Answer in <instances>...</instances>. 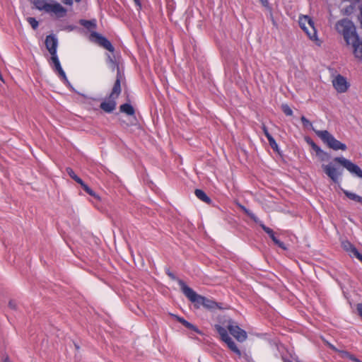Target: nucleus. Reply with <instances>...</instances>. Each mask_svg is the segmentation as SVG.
<instances>
[{
    "label": "nucleus",
    "instance_id": "37",
    "mask_svg": "<svg viewBox=\"0 0 362 362\" xmlns=\"http://www.w3.org/2000/svg\"><path fill=\"white\" fill-rule=\"evenodd\" d=\"M276 245H277L279 247H281V249H283L284 250H287L286 245L280 240H279Z\"/></svg>",
    "mask_w": 362,
    "mask_h": 362
},
{
    "label": "nucleus",
    "instance_id": "39",
    "mask_svg": "<svg viewBox=\"0 0 362 362\" xmlns=\"http://www.w3.org/2000/svg\"><path fill=\"white\" fill-rule=\"evenodd\" d=\"M176 318L177 321L180 322L182 325H183L186 321V320L181 317L176 316Z\"/></svg>",
    "mask_w": 362,
    "mask_h": 362
},
{
    "label": "nucleus",
    "instance_id": "21",
    "mask_svg": "<svg viewBox=\"0 0 362 362\" xmlns=\"http://www.w3.org/2000/svg\"><path fill=\"white\" fill-rule=\"evenodd\" d=\"M120 111L127 114V115H134L135 113L134 109L132 105L124 103L120 106Z\"/></svg>",
    "mask_w": 362,
    "mask_h": 362
},
{
    "label": "nucleus",
    "instance_id": "25",
    "mask_svg": "<svg viewBox=\"0 0 362 362\" xmlns=\"http://www.w3.org/2000/svg\"><path fill=\"white\" fill-rule=\"evenodd\" d=\"M27 21L34 30H36L38 28V21L35 18L29 17Z\"/></svg>",
    "mask_w": 362,
    "mask_h": 362
},
{
    "label": "nucleus",
    "instance_id": "14",
    "mask_svg": "<svg viewBox=\"0 0 362 362\" xmlns=\"http://www.w3.org/2000/svg\"><path fill=\"white\" fill-rule=\"evenodd\" d=\"M342 247L344 250L349 252L351 257H355L358 260L362 262V255L358 250L349 241L342 242Z\"/></svg>",
    "mask_w": 362,
    "mask_h": 362
},
{
    "label": "nucleus",
    "instance_id": "48",
    "mask_svg": "<svg viewBox=\"0 0 362 362\" xmlns=\"http://www.w3.org/2000/svg\"><path fill=\"white\" fill-rule=\"evenodd\" d=\"M354 362H362L360 359H358V358H356Z\"/></svg>",
    "mask_w": 362,
    "mask_h": 362
},
{
    "label": "nucleus",
    "instance_id": "45",
    "mask_svg": "<svg viewBox=\"0 0 362 362\" xmlns=\"http://www.w3.org/2000/svg\"><path fill=\"white\" fill-rule=\"evenodd\" d=\"M272 240L274 241L275 244H276V243L279 240V239L276 238L275 235L272 238Z\"/></svg>",
    "mask_w": 362,
    "mask_h": 362
},
{
    "label": "nucleus",
    "instance_id": "27",
    "mask_svg": "<svg viewBox=\"0 0 362 362\" xmlns=\"http://www.w3.org/2000/svg\"><path fill=\"white\" fill-rule=\"evenodd\" d=\"M260 226L262 227V228L264 230V231L265 233H267L269 237L272 238L275 234H274V232L273 231L272 229H271L270 228L266 226L264 224H263L262 223H260Z\"/></svg>",
    "mask_w": 362,
    "mask_h": 362
},
{
    "label": "nucleus",
    "instance_id": "4",
    "mask_svg": "<svg viewBox=\"0 0 362 362\" xmlns=\"http://www.w3.org/2000/svg\"><path fill=\"white\" fill-rule=\"evenodd\" d=\"M334 28L337 33L343 36L346 45H349L351 40L358 36L354 23L348 18L338 21Z\"/></svg>",
    "mask_w": 362,
    "mask_h": 362
},
{
    "label": "nucleus",
    "instance_id": "8",
    "mask_svg": "<svg viewBox=\"0 0 362 362\" xmlns=\"http://www.w3.org/2000/svg\"><path fill=\"white\" fill-rule=\"evenodd\" d=\"M334 160L345 168L352 175L362 179V170L358 165L344 157H336Z\"/></svg>",
    "mask_w": 362,
    "mask_h": 362
},
{
    "label": "nucleus",
    "instance_id": "1",
    "mask_svg": "<svg viewBox=\"0 0 362 362\" xmlns=\"http://www.w3.org/2000/svg\"><path fill=\"white\" fill-rule=\"evenodd\" d=\"M45 46L51 54L49 64L53 71L58 75L61 80L67 86H71L66 73L63 70L59 62L57 51L58 46V39L54 35H49L45 39Z\"/></svg>",
    "mask_w": 362,
    "mask_h": 362
},
{
    "label": "nucleus",
    "instance_id": "47",
    "mask_svg": "<svg viewBox=\"0 0 362 362\" xmlns=\"http://www.w3.org/2000/svg\"><path fill=\"white\" fill-rule=\"evenodd\" d=\"M168 275H169L172 279H175V276H174V275H173V274H171V273H170V272H169V273H168Z\"/></svg>",
    "mask_w": 362,
    "mask_h": 362
},
{
    "label": "nucleus",
    "instance_id": "16",
    "mask_svg": "<svg viewBox=\"0 0 362 362\" xmlns=\"http://www.w3.org/2000/svg\"><path fill=\"white\" fill-rule=\"evenodd\" d=\"M121 93V83H120V78L119 76L117 75V79L115 82V84L113 86L112 92L110 94L109 98L110 99L115 100L118 98Z\"/></svg>",
    "mask_w": 362,
    "mask_h": 362
},
{
    "label": "nucleus",
    "instance_id": "12",
    "mask_svg": "<svg viewBox=\"0 0 362 362\" xmlns=\"http://www.w3.org/2000/svg\"><path fill=\"white\" fill-rule=\"evenodd\" d=\"M332 84L336 90L340 93L346 92L349 87L346 78L339 74L333 79Z\"/></svg>",
    "mask_w": 362,
    "mask_h": 362
},
{
    "label": "nucleus",
    "instance_id": "17",
    "mask_svg": "<svg viewBox=\"0 0 362 362\" xmlns=\"http://www.w3.org/2000/svg\"><path fill=\"white\" fill-rule=\"evenodd\" d=\"M116 107L115 100L109 98L108 101L101 103L100 108L106 112H112Z\"/></svg>",
    "mask_w": 362,
    "mask_h": 362
},
{
    "label": "nucleus",
    "instance_id": "18",
    "mask_svg": "<svg viewBox=\"0 0 362 362\" xmlns=\"http://www.w3.org/2000/svg\"><path fill=\"white\" fill-rule=\"evenodd\" d=\"M196 197L202 200V202L210 204L211 202V199L207 196V194L202 189H197L194 192Z\"/></svg>",
    "mask_w": 362,
    "mask_h": 362
},
{
    "label": "nucleus",
    "instance_id": "6",
    "mask_svg": "<svg viewBox=\"0 0 362 362\" xmlns=\"http://www.w3.org/2000/svg\"><path fill=\"white\" fill-rule=\"evenodd\" d=\"M298 23L300 28L306 33L310 40L316 42H319L315 23L310 16H299Z\"/></svg>",
    "mask_w": 362,
    "mask_h": 362
},
{
    "label": "nucleus",
    "instance_id": "3",
    "mask_svg": "<svg viewBox=\"0 0 362 362\" xmlns=\"http://www.w3.org/2000/svg\"><path fill=\"white\" fill-rule=\"evenodd\" d=\"M301 122L305 127L313 129L315 134L322 141V142L329 148L334 151H346L347 146L345 144L338 141L331 133L327 130H316L313 127L312 123L305 117L302 116Z\"/></svg>",
    "mask_w": 362,
    "mask_h": 362
},
{
    "label": "nucleus",
    "instance_id": "5",
    "mask_svg": "<svg viewBox=\"0 0 362 362\" xmlns=\"http://www.w3.org/2000/svg\"><path fill=\"white\" fill-rule=\"evenodd\" d=\"M33 3L38 10L54 13L57 18H62L66 13V8L53 0H34Z\"/></svg>",
    "mask_w": 362,
    "mask_h": 362
},
{
    "label": "nucleus",
    "instance_id": "23",
    "mask_svg": "<svg viewBox=\"0 0 362 362\" xmlns=\"http://www.w3.org/2000/svg\"><path fill=\"white\" fill-rule=\"evenodd\" d=\"M238 206L248 216H250L255 222L259 223L258 218L253 214L251 211L247 209L245 206L242 204H238Z\"/></svg>",
    "mask_w": 362,
    "mask_h": 362
},
{
    "label": "nucleus",
    "instance_id": "29",
    "mask_svg": "<svg viewBox=\"0 0 362 362\" xmlns=\"http://www.w3.org/2000/svg\"><path fill=\"white\" fill-rule=\"evenodd\" d=\"M183 325L189 329H192L193 331H194L195 332L197 333H201L200 331L199 330V329L194 326V325H192V323L187 322V320L185 321V322L183 324Z\"/></svg>",
    "mask_w": 362,
    "mask_h": 362
},
{
    "label": "nucleus",
    "instance_id": "26",
    "mask_svg": "<svg viewBox=\"0 0 362 362\" xmlns=\"http://www.w3.org/2000/svg\"><path fill=\"white\" fill-rule=\"evenodd\" d=\"M282 111L287 116H291L293 115V110L287 104H283L281 106Z\"/></svg>",
    "mask_w": 362,
    "mask_h": 362
},
{
    "label": "nucleus",
    "instance_id": "19",
    "mask_svg": "<svg viewBox=\"0 0 362 362\" xmlns=\"http://www.w3.org/2000/svg\"><path fill=\"white\" fill-rule=\"evenodd\" d=\"M79 23L88 30L94 29L96 28V20L95 19L89 20V21L81 19V20H80Z\"/></svg>",
    "mask_w": 362,
    "mask_h": 362
},
{
    "label": "nucleus",
    "instance_id": "10",
    "mask_svg": "<svg viewBox=\"0 0 362 362\" xmlns=\"http://www.w3.org/2000/svg\"><path fill=\"white\" fill-rule=\"evenodd\" d=\"M90 40L96 42L108 51L113 52L115 49L111 42L105 37L102 36L96 32H92L90 35Z\"/></svg>",
    "mask_w": 362,
    "mask_h": 362
},
{
    "label": "nucleus",
    "instance_id": "11",
    "mask_svg": "<svg viewBox=\"0 0 362 362\" xmlns=\"http://www.w3.org/2000/svg\"><path fill=\"white\" fill-rule=\"evenodd\" d=\"M325 173L334 182H337L342 173L339 171L332 163L322 165Z\"/></svg>",
    "mask_w": 362,
    "mask_h": 362
},
{
    "label": "nucleus",
    "instance_id": "30",
    "mask_svg": "<svg viewBox=\"0 0 362 362\" xmlns=\"http://www.w3.org/2000/svg\"><path fill=\"white\" fill-rule=\"evenodd\" d=\"M267 140H268L269 144L270 146L272 147V148L274 149V151H278V144L276 142L274 137L271 136Z\"/></svg>",
    "mask_w": 362,
    "mask_h": 362
},
{
    "label": "nucleus",
    "instance_id": "38",
    "mask_svg": "<svg viewBox=\"0 0 362 362\" xmlns=\"http://www.w3.org/2000/svg\"><path fill=\"white\" fill-rule=\"evenodd\" d=\"M356 308L358 315L362 317V303L357 304Z\"/></svg>",
    "mask_w": 362,
    "mask_h": 362
},
{
    "label": "nucleus",
    "instance_id": "24",
    "mask_svg": "<svg viewBox=\"0 0 362 362\" xmlns=\"http://www.w3.org/2000/svg\"><path fill=\"white\" fill-rule=\"evenodd\" d=\"M339 354L342 358L349 359L352 362H354V360L356 358V357L354 355L351 354V353L346 351L340 350L339 351Z\"/></svg>",
    "mask_w": 362,
    "mask_h": 362
},
{
    "label": "nucleus",
    "instance_id": "36",
    "mask_svg": "<svg viewBox=\"0 0 362 362\" xmlns=\"http://www.w3.org/2000/svg\"><path fill=\"white\" fill-rule=\"evenodd\" d=\"M81 0H65L64 1V3L66 5H69V6H71L73 4L74 2H76V3H78L80 2Z\"/></svg>",
    "mask_w": 362,
    "mask_h": 362
},
{
    "label": "nucleus",
    "instance_id": "43",
    "mask_svg": "<svg viewBox=\"0 0 362 362\" xmlns=\"http://www.w3.org/2000/svg\"><path fill=\"white\" fill-rule=\"evenodd\" d=\"M263 6H266L268 5V0H259Z\"/></svg>",
    "mask_w": 362,
    "mask_h": 362
},
{
    "label": "nucleus",
    "instance_id": "41",
    "mask_svg": "<svg viewBox=\"0 0 362 362\" xmlns=\"http://www.w3.org/2000/svg\"><path fill=\"white\" fill-rule=\"evenodd\" d=\"M328 346H329L330 349H332L333 351H337L339 353V349H337L334 345L331 344H328Z\"/></svg>",
    "mask_w": 362,
    "mask_h": 362
},
{
    "label": "nucleus",
    "instance_id": "28",
    "mask_svg": "<svg viewBox=\"0 0 362 362\" xmlns=\"http://www.w3.org/2000/svg\"><path fill=\"white\" fill-rule=\"evenodd\" d=\"M183 325L189 329H192L193 331H194L195 332L197 333H201L200 331L199 330V329L194 326V325H192V323L187 322V320L185 321V322L183 324Z\"/></svg>",
    "mask_w": 362,
    "mask_h": 362
},
{
    "label": "nucleus",
    "instance_id": "32",
    "mask_svg": "<svg viewBox=\"0 0 362 362\" xmlns=\"http://www.w3.org/2000/svg\"><path fill=\"white\" fill-rule=\"evenodd\" d=\"M66 173H68V175L73 179V180H75L76 177H77L78 176L76 175V173H74V171L70 168H66Z\"/></svg>",
    "mask_w": 362,
    "mask_h": 362
},
{
    "label": "nucleus",
    "instance_id": "35",
    "mask_svg": "<svg viewBox=\"0 0 362 362\" xmlns=\"http://www.w3.org/2000/svg\"><path fill=\"white\" fill-rule=\"evenodd\" d=\"M74 180L77 183H78L83 188L84 187V186L86 185V184L79 177H76Z\"/></svg>",
    "mask_w": 362,
    "mask_h": 362
},
{
    "label": "nucleus",
    "instance_id": "2",
    "mask_svg": "<svg viewBox=\"0 0 362 362\" xmlns=\"http://www.w3.org/2000/svg\"><path fill=\"white\" fill-rule=\"evenodd\" d=\"M179 285L185 296L193 303L197 308L203 306L209 310H214L221 308L218 304L212 299L207 298L203 296L197 294L192 288L189 287L183 281H179Z\"/></svg>",
    "mask_w": 362,
    "mask_h": 362
},
{
    "label": "nucleus",
    "instance_id": "34",
    "mask_svg": "<svg viewBox=\"0 0 362 362\" xmlns=\"http://www.w3.org/2000/svg\"><path fill=\"white\" fill-rule=\"evenodd\" d=\"M354 10V6H350L349 7L346 8V9L343 10L344 14H349L351 13Z\"/></svg>",
    "mask_w": 362,
    "mask_h": 362
},
{
    "label": "nucleus",
    "instance_id": "46",
    "mask_svg": "<svg viewBox=\"0 0 362 362\" xmlns=\"http://www.w3.org/2000/svg\"><path fill=\"white\" fill-rule=\"evenodd\" d=\"M361 24H362V6H361Z\"/></svg>",
    "mask_w": 362,
    "mask_h": 362
},
{
    "label": "nucleus",
    "instance_id": "13",
    "mask_svg": "<svg viewBox=\"0 0 362 362\" xmlns=\"http://www.w3.org/2000/svg\"><path fill=\"white\" fill-rule=\"evenodd\" d=\"M349 46L351 47L354 57L362 61V40L359 36L354 37Z\"/></svg>",
    "mask_w": 362,
    "mask_h": 362
},
{
    "label": "nucleus",
    "instance_id": "20",
    "mask_svg": "<svg viewBox=\"0 0 362 362\" xmlns=\"http://www.w3.org/2000/svg\"><path fill=\"white\" fill-rule=\"evenodd\" d=\"M343 192L349 199L362 204V197L346 189H343Z\"/></svg>",
    "mask_w": 362,
    "mask_h": 362
},
{
    "label": "nucleus",
    "instance_id": "7",
    "mask_svg": "<svg viewBox=\"0 0 362 362\" xmlns=\"http://www.w3.org/2000/svg\"><path fill=\"white\" fill-rule=\"evenodd\" d=\"M215 329L221 337V339L227 344L228 347L235 353L239 358L242 354L235 343L230 337L228 330L219 325H215Z\"/></svg>",
    "mask_w": 362,
    "mask_h": 362
},
{
    "label": "nucleus",
    "instance_id": "15",
    "mask_svg": "<svg viewBox=\"0 0 362 362\" xmlns=\"http://www.w3.org/2000/svg\"><path fill=\"white\" fill-rule=\"evenodd\" d=\"M307 143L311 146L313 151L316 153V155L321 159L325 160L328 157V153L323 151L319 146H317L311 139H306Z\"/></svg>",
    "mask_w": 362,
    "mask_h": 362
},
{
    "label": "nucleus",
    "instance_id": "9",
    "mask_svg": "<svg viewBox=\"0 0 362 362\" xmlns=\"http://www.w3.org/2000/svg\"><path fill=\"white\" fill-rule=\"evenodd\" d=\"M227 327L230 334H232L238 341L243 342L247 339L246 332L241 329L233 321L230 320Z\"/></svg>",
    "mask_w": 362,
    "mask_h": 362
},
{
    "label": "nucleus",
    "instance_id": "50",
    "mask_svg": "<svg viewBox=\"0 0 362 362\" xmlns=\"http://www.w3.org/2000/svg\"><path fill=\"white\" fill-rule=\"evenodd\" d=\"M4 362H11V361L8 360V358H6V359H4Z\"/></svg>",
    "mask_w": 362,
    "mask_h": 362
},
{
    "label": "nucleus",
    "instance_id": "42",
    "mask_svg": "<svg viewBox=\"0 0 362 362\" xmlns=\"http://www.w3.org/2000/svg\"><path fill=\"white\" fill-rule=\"evenodd\" d=\"M134 3L137 6H139V8L140 9L141 8V4L140 0H134Z\"/></svg>",
    "mask_w": 362,
    "mask_h": 362
},
{
    "label": "nucleus",
    "instance_id": "40",
    "mask_svg": "<svg viewBox=\"0 0 362 362\" xmlns=\"http://www.w3.org/2000/svg\"><path fill=\"white\" fill-rule=\"evenodd\" d=\"M75 28H76V27H75V26H74V25H69V26H67V27H66V28H65V30H69V31H72V30H74Z\"/></svg>",
    "mask_w": 362,
    "mask_h": 362
},
{
    "label": "nucleus",
    "instance_id": "49",
    "mask_svg": "<svg viewBox=\"0 0 362 362\" xmlns=\"http://www.w3.org/2000/svg\"><path fill=\"white\" fill-rule=\"evenodd\" d=\"M284 362H293V361H290L288 359H286V358H284Z\"/></svg>",
    "mask_w": 362,
    "mask_h": 362
},
{
    "label": "nucleus",
    "instance_id": "44",
    "mask_svg": "<svg viewBox=\"0 0 362 362\" xmlns=\"http://www.w3.org/2000/svg\"><path fill=\"white\" fill-rule=\"evenodd\" d=\"M9 306L11 308H16V304L13 301H10L9 302Z\"/></svg>",
    "mask_w": 362,
    "mask_h": 362
},
{
    "label": "nucleus",
    "instance_id": "22",
    "mask_svg": "<svg viewBox=\"0 0 362 362\" xmlns=\"http://www.w3.org/2000/svg\"><path fill=\"white\" fill-rule=\"evenodd\" d=\"M107 64L112 71L117 70V75L119 76V64L110 55L107 56Z\"/></svg>",
    "mask_w": 362,
    "mask_h": 362
},
{
    "label": "nucleus",
    "instance_id": "33",
    "mask_svg": "<svg viewBox=\"0 0 362 362\" xmlns=\"http://www.w3.org/2000/svg\"><path fill=\"white\" fill-rule=\"evenodd\" d=\"M262 131H263V132H264V135L266 136V137H267V139H268L269 138H270L271 136H272L269 134V131H268V129H267V127H266L265 125H263V126H262Z\"/></svg>",
    "mask_w": 362,
    "mask_h": 362
},
{
    "label": "nucleus",
    "instance_id": "31",
    "mask_svg": "<svg viewBox=\"0 0 362 362\" xmlns=\"http://www.w3.org/2000/svg\"><path fill=\"white\" fill-rule=\"evenodd\" d=\"M89 195L90 196H93L94 197H97L98 198V197L96 196L95 193L94 192V191L90 189L87 185L86 186H84V187L83 188Z\"/></svg>",
    "mask_w": 362,
    "mask_h": 362
}]
</instances>
